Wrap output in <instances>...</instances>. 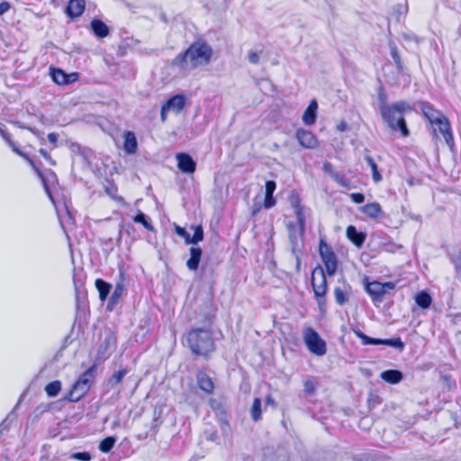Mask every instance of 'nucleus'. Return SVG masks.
Here are the masks:
<instances>
[{
	"label": "nucleus",
	"instance_id": "obj_21",
	"mask_svg": "<svg viewBox=\"0 0 461 461\" xmlns=\"http://www.w3.org/2000/svg\"><path fill=\"white\" fill-rule=\"evenodd\" d=\"M318 103L315 99L310 101L303 114V122L305 125L311 126L316 122Z\"/></svg>",
	"mask_w": 461,
	"mask_h": 461
},
{
	"label": "nucleus",
	"instance_id": "obj_58",
	"mask_svg": "<svg viewBox=\"0 0 461 461\" xmlns=\"http://www.w3.org/2000/svg\"><path fill=\"white\" fill-rule=\"evenodd\" d=\"M222 423L226 426H229V423L226 419L222 420Z\"/></svg>",
	"mask_w": 461,
	"mask_h": 461
},
{
	"label": "nucleus",
	"instance_id": "obj_52",
	"mask_svg": "<svg viewBox=\"0 0 461 461\" xmlns=\"http://www.w3.org/2000/svg\"><path fill=\"white\" fill-rule=\"evenodd\" d=\"M169 109L166 107L165 104H162L161 111H160V119L161 122H165L167 118V113H169Z\"/></svg>",
	"mask_w": 461,
	"mask_h": 461
},
{
	"label": "nucleus",
	"instance_id": "obj_6",
	"mask_svg": "<svg viewBox=\"0 0 461 461\" xmlns=\"http://www.w3.org/2000/svg\"><path fill=\"white\" fill-rule=\"evenodd\" d=\"M95 371V365L87 368L74 383L70 390L63 397V400L69 402L80 401L88 393L91 387Z\"/></svg>",
	"mask_w": 461,
	"mask_h": 461
},
{
	"label": "nucleus",
	"instance_id": "obj_54",
	"mask_svg": "<svg viewBox=\"0 0 461 461\" xmlns=\"http://www.w3.org/2000/svg\"><path fill=\"white\" fill-rule=\"evenodd\" d=\"M49 141L54 145V147H57L59 135L55 132H50L47 136Z\"/></svg>",
	"mask_w": 461,
	"mask_h": 461
},
{
	"label": "nucleus",
	"instance_id": "obj_29",
	"mask_svg": "<svg viewBox=\"0 0 461 461\" xmlns=\"http://www.w3.org/2000/svg\"><path fill=\"white\" fill-rule=\"evenodd\" d=\"M251 419L254 422H258L262 419V404L259 398H255L250 408Z\"/></svg>",
	"mask_w": 461,
	"mask_h": 461
},
{
	"label": "nucleus",
	"instance_id": "obj_3",
	"mask_svg": "<svg viewBox=\"0 0 461 461\" xmlns=\"http://www.w3.org/2000/svg\"><path fill=\"white\" fill-rule=\"evenodd\" d=\"M411 109L404 101H399L391 104H383L380 105V113L384 122L393 131H400L402 136L408 137L410 131L404 118L405 112Z\"/></svg>",
	"mask_w": 461,
	"mask_h": 461
},
{
	"label": "nucleus",
	"instance_id": "obj_39",
	"mask_svg": "<svg viewBox=\"0 0 461 461\" xmlns=\"http://www.w3.org/2000/svg\"><path fill=\"white\" fill-rule=\"evenodd\" d=\"M391 56L393 59V62L396 66V68L398 70L399 73H402V70H403V65H402V59H401V57L397 51V49L395 47L392 48L391 49Z\"/></svg>",
	"mask_w": 461,
	"mask_h": 461
},
{
	"label": "nucleus",
	"instance_id": "obj_20",
	"mask_svg": "<svg viewBox=\"0 0 461 461\" xmlns=\"http://www.w3.org/2000/svg\"><path fill=\"white\" fill-rule=\"evenodd\" d=\"M190 257L186 261V267L191 271H197L201 262L203 250L199 247L192 246L189 249Z\"/></svg>",
	"mask_w": 461,
	"mask_h": 461
},
{
	"label": "nucleus",
	"instance_id": "obj_15",
	"mask_svg": "<svg viewBox=\"0 0 461 461\" xmlns=\"http://www.w3.org/2000/svg\"><path fill=\"white\" fill-rule=\"evenodd\" d=\"M86 5V0H69L65 14L72 20L79 18L85 13Z\"/></svg>",
	"mask_w": 461,
	"mask_h": 461
},
{
	"label": "nucleus",
	"instance_id": "obj_25",
	"mask_svg": "<svg viewBox=\"0 0 461 461\" xmlns=\"http://www.w3.org/2000/svg\"><path fill=\"white\" fill-rule=\"evenodd\" d=\"M104 188L105 194L110 196L113 200L120 202L122 200V197L118 195V186L115 184V181L112 178H106L104 180Z\"/></svg>",
	"mask_w": 461,
	"mask_h": 461
},
{
	"label": "nucleus",
	"instance_id": "obj_10",
	"mask_svg": "<svg viewBox=\"0 0 461 461\" xmlns=\"http://www.w3.org/2000/svg\"><path fill=\"white\" fill-rule=\"evenodd\" d=\"M295 139L300 146L306 149H314L319 147L317 136L310 130L298 128L295 131Z\"/></svg>",
	"mask_w": 461,
	"mask_h": 461
},
{
	"label": "nucleus",
	"instance_id": "obj_48",
	"mask_svg": "<svg viewBox=\"0 0 461 461\" xmlns=\"http://www.w3.org/2000/svg\"><path fill=\"white\" fill-rule=\"evenodd\" d=\"M39 152L46 160L50 162V165H56V161L51 158L50 154L47 150L41 149Z\"/></svg>",
	"mask_w": 461,
	"mask_h": 461
},
{
	"label": "nucleus",
	"instance_id": "obj_41",
	"mask_svg": "<svg viewBox=\"0 0 461 461\" xmlns=\"http://www.w3.org/2000/svg\"><path fill=\"white\" fill-rule=\"evenodd\" d=\"M126 374H127V369H120V370L116 371L112 375V377L110 379V383L112 384H120L122 382V380L123 379V377L126 375Z\"/></svg>",
	"mask_w": 461,
	"mask_h": 461
},
{
	"label": "nucleus",
	"instance_id": "obj_9",
	"mask_svg": "<svg viewBox=\"0 0 461 461\" xmlns=\"http://www.w3.org/2000/svg\"><path fill=\"white\" fill-rule=\"evenodd\" d=\"M394 288L395 284L393 282L381 283L379 281H373L366 285V290L373 301H381L389 290H393Z\"/></svg>",
	"mask_w": 461,
	"mask_h": 461
},
{
	"label": "nucleus",
	"instance_id": "obj_38",
	"mask_svg": "<svg viewBox=\"0 0 461 461\" xmlns=\"http://www.w3.org/2000/svg\"><path fill=\"white\" fill-rule=\"evenodd\" d=\"M318 382L315 378H309L304 382V392L307 395H313L316 392Z\"/></svg>",
	"mask_w": 461,
	"mask_h": 461
},
{
	"label": "nucleus",
	"instance_id": "obj_22",
	"mask_svg": "<svg viewBox=\"0 0 461 461\" xmlns=\"http://www.w3.org/2000/svg\"><path fill=\"white\" fill-rule=\"evenodd\" d=\"M91 30L94 35L97 38L104 39L110 33L109 27L107 24L98 18L92 19L90 23Z\"/></svg>",
	"mask_w": 461,
	"mask_h": 461
},
{
	"label": "nucleus",
	"instance_id": "obj_1",
	"mask_svg": "<svg viewBox=\"0 0 461 461\" xmlns=\"http://www.w3.org/2000/svg\"><path fill=\"white\" fill-rule=\"evenodd\" d=\"M213 49L203 38L192 42L185 50L176 55L171 66L183 71H193L207 67L212 60Z\"/></svg>",
	"mask_w": 461,
	"mask_h": 461
},
{
	"label": "nucleus",
	"instance_id": "obj_23",
	"mask_svg": "<svg viewBox=\"0 0 461 461\" xmlns=\"http://www.w3.org/2000/svg\"><path fill=\"white\" fill-rule=\"evenodd\" d=\"M286 230L288 231L289 240L294 248L297 246L298 240H303L305 232L301 233L300 225L290 221L286 224Z\"/></svg>",
	"mask_w": 461,
	"mask_h": 461
},
{
	"label": "nucleus",
	"instance_id": "obj_53",
	"mask_svg": "<svg viewBox=\"0 0 461 461\" xmlns=\"http://www.w3.org/2000/svg\"><path fill=\"white\" fill-rule=\"evenodd\" d=\"M11 8L10 3L3 1L0 3V15L4 14Z\"/></svg>",
	"mask_w": 461,
	"mask_h": 461
},
{
	"label": "nucleus",
	"instance_id": "obj_14",
	"mask_svg": "<svg viewBox=\"0 0 461 461\" xmlns=\"http://www.w3.org/2000/svg\"><path fill=\"white\" fill-rule=\"evenodd\" d=\"M292 207L294 212L297 224L300 225L301 233L305 232L306 226V215L305 208L302 204V200L299 195H295L292 200Z\"/></svg>",
	"mask_w": 461,
	"mask_h": 461
},
{
	"label": "nucleus",
	"instance_id": "obj_18",
	"mask_svg": "<svg viewBox=\"0 0 461 461\" xmlns=\"http://www.w3.org/2000/svg\"><path fill=\"white\" fill-rule=\"evenodd\" d=\"M163 104H165L169 111L179 113L186 104V98L182 94L175 95L168 98Z\"/></svg>",
	"mask_w": 461,
	"mask_h": 461
},
{
	"label": "nucleus",
	"instance_id": "obj_50",
	"mask_svg": "<svg viewBox=\"0 0 461 461\" xmlns=\"http://www.w3.org/2000/svg\"><path fill=\"white\" fill-rule=\"evenodd\" d=\"M249 61L252 64H258L259 62V56L256 51H249Z\"/></svg>",
	"mask_w": 461,
	"mask_h": 461
},
{
	"label": "nucleus",
	"instance_id": "obj_40",
	"mask_svg": "<svg viewBox=\"0 0 461 461\" xmlns=\"http://www.w3.org/2000/svg\"><path fill=\"white\" fill-rule=\"evenodd\" d=\"M332 179L342 187H350L349 180L340 173L334 174Z\"/></svg>",
	"mask_w": 461,
	"mask_h": 461
},
{
	"label": "nucleus",
	"instance_id": "obj_57",
	"mask_svg": "<svg viewBox=\"0 0 461 461\" xmlns=\"http://www.w3.org/2000/svg\"><path fill=\"white\" fill-rule=\"evenodd\" d=\"M260 209H261L260 206H258V207L254 208L252 210V216H256L259 212Z\"/></svg>",
	"mask_w": 461,
	"mask_h": 461
},
{
	"label": "nucleus",
	"instance_id": "obj_49",
	"mask_svg": "<svg viewBox=\"0 0 461 461\" xmlns=\"http://www.w3.org/2000/svg\"><path fill=\"white\" fill-rule=\"evenodd\" d=\"M209 404H210L211 408H212L213 411H218V410H219V411H221L225 414V411H224L223 406H222L221 403L217 402L215 400L211 399V400L209 401Z\"/></svg>",
	"mask_w": 461,
	"mask_h": 461
},
{
	"label": "nucleus",
	"instance_id": "obj_45",
	"mask_svg": "<svg viewBox=\"0 0 461 461\" xmlns=\"http://www.w3.org/2000/svg\"><path fill=\"white\" fill-rule=\"evenodd\" d=\"M276 188V184L273 180H268L265 184V194H274Z\"/></svg>",
	"mask_w": 461,
	"mask_h": 461
},
{
	"label": "nucleus",
	"instance_id": "obj_42",
	"mask_svg": "<svg viewBox=\"0 0 461 461\" xmlns=\"http://www.w3.org/2000/svg\"><path fill=\"white\" fill-rule=\"evenodd\" d=\"M70 457L79 461H90L92 459L91 454L87 451L75 452L71 454Z\"/></svg>",
	"mask_w": 461,
	"mask_h": 461
},
{
	"label": "nucleus",
	"instance_id": "obj_5",
	"mask_svg": "<svg viewBox=\"0 0 461 461\" xmlns=\"http://www.w3.org/2000/svg\"><path fill=\"white\" fill-rule=\"evenodd\" d=\"M311 285L320 312L325 313L327 309L328 282L324 270L317 267L312 271Z\"/></svg>",
	"mask_w": 461,
	"mask_h": 461
},
{
	"label": "nucleus",
	"instance_id": "obj_30",
	"mask_svg": "<svg viewBox=\"0 0 461 461\" xmlns=\"http://www.w3.org/2000/svg\"><path fill=\"white\" fill-rule=\"evenodd\" d=\"M365 160L368 164V166L371 167L372 170V178L375 183H379L382 180V175L380 174L378 170V167L372 157L366 156Z\"/></svg>",
	"mask_w": 461,
	"mask_h": 461
},
{
	"label": "nucleus",
	"instance_id": "obj_4",
	"mask_svg": "<svg viewBox=\"0 0 461 461\" xmlns=\"http://www.w3.org/2000/svg\"><path fill=\"white\" fill-rule=\"evenodd\" d=\"M185 339L191 352L194 356L208 358L216 349L210 329L193 327L187 331Z\"/></svg>",
	"mask_w": 461,
	"mask_h": 461
},
{
	"label": "nucleus",
	"instance_id": "obj_11",
	"mask_svg": "<svg viewBox=\"0 0 461 461\" xmlns=\"http://www.w3.org/2000/svg\"><path fill=\"white\" fill-rule=\"evenodd\" d=\"M50 75L52 81L58 86H68L77 82L79 79V73H66L59 68H50Z\"/></svg>",
	"mask_w": 461,
	"mask_h": 461
},
{
	"label": "nucleus",
	"instance_id": "obj_27",
	"mask_svg": "<svg viewBox=\"0 0 461 461\" xmlns=\"http://www.w3.org/2000/svg\"><path fill=\"white\" fill-rule=\"evenodd\" d=\"M381 377L387 383L395 384L402 381V374L399 370L390 369L384 371Z\"/></svg>",
	"mask_w": 461,
	"mask_h": 461
},
{
	"label": "nucleus",
	"instance_id": "obj_33",
	"mask_svg": "<svg viewBox=\"0 0 461 461\" xmlns=\"http://www.w3.org/2000/svg\"><path fill=\"white\" fill-rule=\"evenodd\" d=\"M380 345L390 346L397 348L400 352L404 349V343L402 341L400 337L387 339H380Z\"/></svg>",
	"mask_w": 461,
	"mask_h": 461
},
{
	"label": "nucleus",
	"instance_id": "obj_28",
	"mask_svg": "<svg viewBox=\"0 0 461 461\" xmlns=\"http://www.w3.org/2000/svg\"><path fill=\"white\" fill-rule=\"evenodd\" d=\"M95 285L99 293L100 300L104 301L111 291L112 285L101 278H97Z\"/></svg>",
	"mask_w": 461,
	"mask_h": 461
},
{
	"label": "nucleus",
	"instance_id": "obj_26",
	"mask_svg": "<svg viewBox=\"0 0 461 461\" xmlns=\"http://www.w3.org/2000/svg\"><path fill=\"white\" fill-rule=\"evenodd\" d=\"M414 301L415 303L423 310L429 308L432 303V298L426 291L417 293L414 296Z\"/></svg>",
	"mask_w": 461,
	"mask_h": 461
},
{
	"label": "nucleus",
	"instance_id": "obj_56",
	"mask_svg": "<svg viewBox=\"0 0 461 461\" xmlns=\"http://www.w3.org/2000/svg\"><path fill=\"white\" fill-rule=\"evenodd\" d=\"M265 402H266V404H268V405H271V406H276V402L275 399L272 397L271 394H267L266 396Z\"/></svg>",
	"mask_w": 461,
	"mask_h": 461
},
{
	"label": "nucleus",
	"instance_id": "obj_31",
	"mask_svg": "<svg viewBox=\"0 0 461 461\" xmlns=\"http://www.w3.org/2000/svg\"><path fill=\"white\" fill-rule=\"evenodd\" d=\"M203 238H204V233H203V229L202 225H196L194 228V234H193V236L191 237L189 235L188 244L196 245L200 241H203Z\"/></svg>",
	"mask_w": 461,
	"mask_h": 461
},
{
	"label": "nucleus",
	"instance_id": "obj_47",
	"mask_svg": "<svg viewBox=\"0 0 461 461\" xmlns=\"http://www.w3.org/2000/svg\"><path fill=\"white\" fill-rule=\"evenodd\" d=\"M322 168L325 173L329 174L331 176V178L333 177L334 174L338 173L334 171L332 164L328 161L323 163Z\"/></svg>",
	"mask_w": 461,
	"mask_h": 461
},
{
	"label": "nucleus",
	"instance_id": "obj_17",
	"mask_svg": "<svg viewBox=\"0 0 461 461\" xmlns=\"http://www.w3.org/2000/svg\"><path fill=\"white\" fill-rule=\"evenodd\" d=\"M14 151L28 162V164L32 167V168L34 170L36 175L42 181V184L44 185V187H45L46 191L48 192V194L50 195H51L47 179H46L44 174L42 173V171L41 170V168L35 164L34 160L28 154L23 152L22 150H20L17 148H14Z\"/></svg>",
	"mask_w": 461,
	"mask_h": 461
},
{
	"label": "nucleus",
	"instance_id": "obj_46",
	"mask_svg": "<svg viewBox=\"0 0 461 461\" xmlns=\"http://www.w3.org/2000/svg\"><path fill=\"white\" fill-rule=\"evenodd\" d=\"M349 197L355 203H362L365 201V195L362 193H352Z\"/></svg>",
	"mask_w": 461,
	"mask_h": 461
},
{
	"label": "nucleus",
	"instance_id": "obj_13",
	"mask_svg": "<svg viewBox=\"0 0 461 461\" xmlns=\"http://www.w3.org/2000/svg\"><path fill=\"white\" fill-rule=\"evenodd\" d=\"M176 159L177 161V168L182 173L194 174L195 172L196 162L189 154L185 152H179L176 155Z\"/></svg>",
	"mask_w": 461,
	"mask_h": 461
},
{
	"label": "nucleus",
	"instance_id": "obj_51",
	"mask_svg": "<svg viewBox=\"0 0 461 461\" xmlns=\"http://www.w3.org/2000/svg\"><path fill=\"white\" fill-rule=\"evenodd\" d=\"M122 291H123V285L121 284H118L115 287L113 294V299L116 300V299L120 298L122 294Z\"/></svg>",
	"mask_w": 461,
	"mask_h": 461
},
{
	"label": "nucleus",
	"instance_id": "obj_32",
	"mask_svg": "<svg viewBox=\"0 0 461 461\" xmlns=\"http://www.w3.org/2000/svg\"><path fill=\"white\" fill-rule=\"evenodd\" d=\"M46 393L50 397H55L61 391V382L59 380H55L49 383L45 387Z\"/></svg>",
	"mask_w": 461,
	"mask_h": 461
},
{
	"label": "nucleus",
	"instance_id": "obj_55",
	"mask_svg": "<svg viewBox=\"0 0 461 461\" xmlns=\"http://www.w3.org/2000/svg\"><path fill=\"white\" fill-rule=\"evenodd\" d=\"M348 124H347V122H346L345 121H340V122L337 124V126H336L337 131H339V132H344V131H346L348 130Z\"/></svg>",
	"mask_w": 461,
	"mask_h": 461
},
{
	"label": "nucleus",
	"instance_id": "obj_35",
	"mask_svg": "<svg viewBox=\"0 0 461 461\" xmlns=\"http://www.w3.org/2000/svg\"><path fill=\"white\" fill-rule=\"evenodd\" d=\"M333 293L335 301L339 305L342 306L347 303L348 294L342 288L335 287Z\"/></svg>",
	"mask_w": 461,
	"mask_h": 461
},
{
	"label": "nucleus",
	"instance_id": "obj_37",
	"mask_svg": "<svg viewBox=\"0 0 461 461\" xmlns=\"http://www.w3.org/2000/svg\"><path fill=\"white\" fill-rule=\"evenodd\" d=\"M355 334L364 345H380V339L370 338L360 330L355 331Z\"/></svg>",
	"mask_w": 461,
	"mask_h": 461
},
{
	"label": "nucleus",
	"instance_id": "obj_36",
	"mask_svg": "<svg viewBox=\"0 0 461 461\" xmlns=\"http://www.w3.org/2000/svg\"><path fill=\"white\" fill-rule=\"evenodd\" d=\"M135 222L140 223L147 230H153L152 224L147 220L146 215L142 212H139L134 217Z\"/></svg>",
	"mask_w": 461,
	"mask_h": 461
},
{
	"label": "nucleus",
	"instance_id": "obj_8",
	"mask_svg": "<svg viewBox=\"0 0 461 461\" xmlns=\"http://www.w3.org/2000/svg\"><path fill=\"white\" fill-rule=\"evenodd\" d=\"M319 253L327 275L334 276L338 269V258L331 247L323 239L320 240Z\"/></svg>",
	"mask_w": 461,
	"mask_h": 461
},
{
	"label": "nucleus",
	"instance_id": "obj_44",
	"mask_svg": "<svg viewBox=\"0 0 461 461\" xmlns=\"http://www.w3.org/2000/svg\"><path fill=\"white\" fill-rule=\"evenodd\" d=\"M175 232H176L178 236H180V237L184 238L185 242L186 244H188V240H188V239H189V233L185 230V228H183V227H181V226H178V225H176V226H175Z\"/></svg>",
	"mask_w": 461,
	"mask_h": 461
},
{
	"label": "nucleus",
	"instance_id": "obj_2",
	"mask_svg": "<svg viewBox=\"0 0 461 461\" xmlns=\"http://www.w3.org/2000/svg\"><path fill=\"white\" fill-rule=\"evenodd\" d=\"M420 108L422 116L431 126L430 134L432 138L436 140L442 138L447 146L450 149H453L455 147V139L448 118L429 102H421Z\"/></svg>",
	"mask_w": 461,
	"mask_h": 461
},
{
	"label": "nucleus",
	"instance_id": "obj_7",
	"mask_svg": "<svg viewBox=\"0 0 461 461\" xmlns=\"http://www.w3.org/2000/svg\"><path fill=\"white\" fill-rule=\"evenodd\" d=\"M303 341L308 350L318 357L324 356L327 352V345L324 339L312 327H306L303 331Z\"/></svg>",
	"mask_w": 461,
	"mask_h": 461
},
{
	"label": "nucleus",
	"instance_id": "obj_34",
	"mask_svg": "<svg viewBox=\"0 0 461 461\" xmlns=\"http://www.w3.org/2000/svg\"><path fill=\"white\" fill-rule=\"evenodd\" d=\"M116 442V438L113 436L106 437L103 440H101L99 444V449L103 453H108L114 447Z\"/></svg>",
	"mask_w": 461,
	"mask_h": 461
},
{
	"label": "nucleus",
	"instance_id": "obj_16",
	"mask_svg": "<svg viewBox=\"0 0 461 461\" xmlns=\"http://www.w3.org/2000/svg\"><path fill=\"white\" fill-rule=\"evenodd\" d=\"M122 149L129 155L135 154L138 149V140L135 133L131 131H125L122 133Z\"/></svg>",
	"mask_w": 461,
	"mask_h": 461
},
{
	"label": "nucleus",
	"instance_id": "obj_43",
	"mask_svg": "<svg viewBox=\"0 0 461 461\" xmlns=\"http://www.w3.org/2000/svg\"><path fill=\"white\" fill-rule=\"evenodd\" d=\"M276 203V199L274 197V194H265L263 206L266 209L274 207Z\"/></svg>",
	"mask_w": 461,
	"mask_h": 461
},
{
	"label": "nucleus",
	"instance_id": "obj_19",
	"mask_svg": "<svg viewBox=\"0 0 461 461\" xmlns=\"http://www.w3.org/2000/svg\"><path fill=\"white\" fill-rule=\"evenodd\" d=\"M360 212L368 219H378L383 214V209L379 203L372 202L363 205Z\"/></svg>",
	"mask_w": 461,
	"mask_h": 461
},
{
	"label": "nucleus",
	"instance_id": "obj_12",
	"mask_svg": "<svg viewBox=\"0 0 461 461\" xmlns=\"http://www.w3.org/2000/svg\"><path fill=\"white\" fill-rule=\"evenodd\" d=\"M198 388L206 395H212L215 391V384L204 368H199L195 374Z\"/></svg>",
	"mask_w": 461,
	"mask_h": 461
},
{
	"label": "nucleus",
	"instance_id": "obj_24",
	"mask_svg": "<svg viewBox=\"0 0 461 461\" xmlns=\"http://www.w3.org/2000/svg\"><path fill=\"white\" fill-rule=\"evenodd\" d=\"M347 238L357 247L360 248L365 242L366 234L358 231L353 225L348 226L346 230Z\"/></svg>",
	"mask_w": 461,
	"mask_h": 461
}]
</instances>
